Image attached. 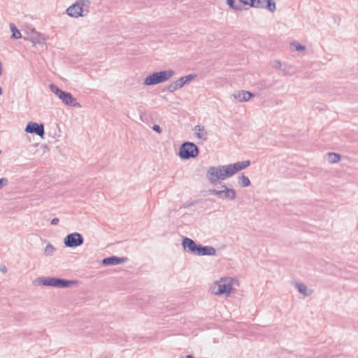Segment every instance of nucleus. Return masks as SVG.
I'll list each match as a JSON object with an SVG mask.
<instances>
[{
    "label": "nucleus",
    "mask_w": 358,
    "mask_h": 358,
    "mask_svg": "<svg viewBox=\"0 0 358 358\" xmlns=\"http://www.w3.org/2000/svg\"><path fill=\"white\" fill-rule=\"evenodd\" d=\"M250 161L238 162L228 165L210 166L206 173V177L212 185H216L221 181L231 177L236 173L249 166Z\"/></svg>",
    "instance_id": "obj_1"
},
{
    "label": "nucleus",
    "mask_w": 358,
    "mask_h": 358,
    "mask_svg": "<svg viewBox=\"0 0 358 358\" xmlns=\"http://www.w3.org/2000/svg\"><path fill=\"white\" fill-rule=\"evenodd\" d=\"M236 280L231 277H222L215 281L210 287L211 292L215 295L229 296L233 290Z\"/></svg>",
    "instance_id": "obj_2"
},
{
    "label": "nucleus",
    "mask_w": 358,
    "mask_h": 358,
    "mask_svg": "<svg viewBox=\"0 0 358 358\" xmlns=\"http://www.w3.org/2000/svg\"><path fill=\"white\" fill-rule=\"evenodd\" d=\"M34 284L36 286L43 285L56 288H67L75 285L76 282L52 277H40L34 280Z\"/></svg>",
    "instance_id": "obj_3"
},
{
    "label": "nucleus",
    "mask_w": 358,
    "mask_h": 358,
    "mask_svg": "<svg viewBox=\"0 0 358 358\" xmlns=\"http://www.w3.org/2000/svg\"><path fill=\"white\" fill-rule=\"evenodd\" d=\"M174 75L175 71L171 69L155 72L144 79L143 84L149 86L164 83L170 80Z\"/></svg>",
    "instance_id": "obj_4"
},
{
    "label": "nucleus",
    "mask_w": 358,
    "mask_h": 358,
    "mask_svg": "<svg viewBox=\"0 0 358 358\" xmlns=\"http://www.w3.org/2000/svg\"><path fill=\"white\" fill-rule=\"evenodd\" d=\"M49 88L50 91L54 93L62 103L69 106H73L80 108V104L76 101V99L69 92H64L59 89L55 84H50Z\"/></svg>",
    "instance_id": "obj_5"
},
{
    "label": "nucleus",
    "mask_w": 358,
    "mask_h": 358,
    "mask_svg": "<svg viewBox=\"0 0 358 358\" xmlns=\"http://www.w3.org/2000/svg\"><path fill=\"white\" fill-rule=\"evenodd\" d=\"M90 4L89 0L78 1L67 8L66 13L73 17L85 16L89 13Z\"/></svg>",
    "instance_id": "obj_6"
},
{
    "label": "nucleus",
    "mask_w": 358,
    "mask_h": 358,
    "mask_svg": "<svg viewBox=\"0 0 358 358\" xmlns=\"http://www.w3.org/2000/svg\"><path fill=\"white\" fill-rule=\"evenodd\" d=\"M199 154L197 146L191 142H185L179 149V155L182 159H188L195 157Z\"/></svg>",
    "instance_id": "obj_7"
},
{
    "label": "nucleus",
    "mask_w": 358,
    "mask_h": 358,
    "mask_svg": "<svg viewBox=\"0 0 358 358\" xmlns=\"http://www.w3.org/2000/svg\"><path fill=\"white\" fill-rule=\"evenodd\" d=\"M222 189H210L208 192L211 195L217 196L222 199L234 200L236 197V192L233 188H229L225 185L221 186Z\"/></svg>",
    "instance_id": "obj_8"
},
{
    "label": "nucleus",
    "mask_w": 358,
    "mask_h": 358,
    "mask_svg": "<svg viewBox=\"0 0 358 358\" xmlns=\"http://www.w3.org/2000/svg\"><path fill=\"white\" fill-rule=\"evenodd\" d=\"M195 74H189L182 76L178 80L171 83L167 87V91L172 93L176 90L182 88L185 84L189 83L196 78Z\"/></svg>",
    "instance_id": "obj_9"
},
{
    "label": "nucleus",
    "mask_w": 358,
    "mask_h": 358,
    "mask_svg": "<svg viewBox=\"0 0 358 358\" xmlns=\"http://www.w3.org/2000/svg\"><path fill=\"white\" fill-rule=\"evenodd\" d=\"M84 242L83 236L78 232L68 234L64 239V245L68 248H76Z\"/></svg>",
    "instance_id": "obj_10"
},
{
    "label": "nucleus",
    "mask_w": 358,
    "mask_h": 358,
    "mask_svg": "<svg viewBox=\"0 0 358 358\" xmlns=\"http://www.w3.org/2000/svg\"><path fill=\"white\" fill-rule=\"evenodd\" d=\"M250 6L257 8H267L271 12L276 9L275 3L273 0H252Z\"/></svg>",
    "instance_id": "obj_11"
},
{
    "label": "nucleus",
    "mask_w": 358,
    "mask_h": 358,
    "mask_svg": "<svg viewBox=\"0 0 358 358\" xmlns=\"http://www.w3.org/2000/svg\"><path fill=\"white\" fill-rule=\"evenodd\" d=\"M25 131L29 134H36L41 137H43L45 134L43 124L34 122H29L27 124Z\"/></svg>",
    "instance_id": "obj_12"
},
{
    "label": "nucleus",
    "mask_w": 358,
    "mask_h": 358,
    "mask_svg": "<svg viewBox=\"0 0 358 358\" xmlns=\"http://www.w3.org/2000/svg\"><path fill=\"white\" fill-rule=\"evenodd\" d=\"M231 96L239 102H245L249 101L255 95L248 91L239 90L235 91Z\"/></svg>",
    "instance_id": "obj_13"
},
{
    "label": "nucleus",
    "mask_w": 358,
    "mask_h": 358,
    "mask_svg": "<svg viewBox=\"0 0 358 358\" xmlns=\"http://www.w3.org/2000/svg\"><path fill=\"white\" fill-rule=\"evenodd\" d=\"M216 252L215 249L211 246H203L198 245L194 255L199 256L203 255H215Z\"/></svg>",
    "instance_id": "obj_14"
},
{
    "label": "nucleus",
    "mask_w": 358,
    "mask_h": 358,
    "mask_svg": "<svg viewBox=\"0 0 358 358\" xmlns=\"http://www.w3.org/2000/svg\"><path fill=\"white\" fill-rule=\"evenodd\" d=\"M182 245L184 249H187L188 252L194 254L197 245L194 241L189 238L185 237L182 238Z\"/></svg>",
    "instance_id": "obj_15"
},
{
    "label": "nucleus",
    "mask_w": 358,
    "mask_h": 358,
    "mask_svg": "<svg viewBox=\"0 0 358 358\" xmlns=\"http://www.w3.org/2000/svg\"><path fill=\"white\" fill-rule=\"evenodd\" d=\"M125 258L118 257L116 256H111L109 257L104 258L102 260V264L105 266L107 265H118L123 264L125 262Z\"/></svg>",
    "instance_id": "obj_16"
},
{
    "label": "nucleus",
    "mask_w": 358,
    "mask_h": 358,
    "mask_svg": "<svg viewBox=\"0 0 358 358\" xmlns=\"http://www.w3.org/2000/svg\"><path fill=\"white\" fill-rule=\"evenodd\" d=\"M28 39L31 41L34 45L36 44H43L45 42L44 36L40 33L32 31L31 34L29 35Z\"/></svg>",
    "instance_id": "obj_17"
},
{
    "label": "nucleus",
    "mask_w": 358,
    "mask_h": 358,
    "mask_svg": "<svg viewBox=\"0 0 358 358\" xmlns=\"http://www.w3.org/2000/svg\"><path fill=\"white\" fill-rule=\"evenodd\" d=\"M193 131L194 132L195 136L198 138L202 139L203 141H206L207 139L208 132L206 131L203 127H201L200 125H196L194 127Z\"/></svg>",
    "instance_id": "obj_18"
},
{
    "label": "nucleus",
    "mask_w": 358,
    "mask_h": 358,
    "mask_svg": "<svg viewBox=\"0 0 358 358\" xmlns=\"http://www.w3.org/2000/svg\"><path fill=\"white\" fill-rule=\"evenodd\" d=\"M295 287L297 289L299 293L302 294L305 296H308L312 294L313 290L308 289L307 286L303 283L296 282L294 284Z\"/></svg>",
    "instance_id": "obj_19"
},
{
    "label": "nucleus",
    "mask_w": 358,
    "mask_h": 358,
    "mask_svg": "<svg viewBox=\"0 0 358 358\" xmlns=\"http://www.w3.org/2000/svg\"><path fill=\"white\" fill-rule=\"evenodd\" d=\"M238 183L242 187H248L251 184L248 177L243 174L238 177Z\"/></svg>",
    "instance_id": "obj_20"
},
{
    "label": "nucleus",
    "mask_w": 358,
    "mask_h": 358,
    "mask_svg": "<svg viewBox=\"0 0 358 358\" xmlns=\"http://www.w3.org/2000/svg\"><path fill=\"white\" fill-rule=\"evenodd\" d=\"M327 159L331 164H334L340 161V155L335 152H329L327 154Z\"/></svg>",
    "instance_id": "obj_21"
},
{
    "label": "nucleus",
    "mask_w": 358,
    "mask_h": 358,
    "mask_svg": "<svg viewBox=\"0 0 358 358\" xmlns=\"http://www.w3.org/2000/svg\"><path fill=\"white\" fill-rule=\"evenodd\" d=\"M10 29L12 32V35L10 36L11 38L18 39L22 37L20 31H19V29L16 27V26L14 24H13V23L10 24Z\"/></svg>",
    "instance_id": "obj_22"
},
{
    "label": "nucleus",
    "mask_w": 358,
    "mask_h": 358,
    "mask_svg": "<svg viewBox=\"0 0 358 358\" xmlns=\"http://www.w3.org/2000/svg\"><path fill=\"white\" fill-rule=\"evenodd\" d=\"M55 252V248L50 243H48L44 250V254L46 256H52Z\"/></svg>",
    "instance_id": "obj_23"
},
{
    "label": "nucleus",
    "mask_w": 358,
    "mask_h": 358,
    "mask_svg": "<svg viewBox=\"0 0 358 358\" xmlns=\"http://www.w3.org/2000/svg\"><path fill=\"white\" fill-rule=\"evenodd\" d=\"M227 5L234 9V10H240L241 9V5L240 3L238 4H236L235 0H227Z\"/></svg>",
    "instance_id": "obj_24"
},
{
    "label": "nucleus",
    "mask_w": 358,
    "mask_h": 358,
    "mask_svg": "<svg viewBox=\"0 0 358 358\" xmlns=\"http://www.w3.org/2000/svg\"><path fill=\"white\" fill-rule=\"evenodd\" d=\"M292 45L295 48L296 51H302L306 49V47L304 45H301L297 41H294L292 43Z\"/></svg>",
    "instance_id": "obj_25"
},
{
    "label": "nucleus",
    "mask_w": 358,
    "mask_h": 358,
    "mask_svg": "<svg viewBox=\"0 0 358 358\" xmlns=\"http://www.w3.org/2000/svg\"><path fill=\"white\" fill-rule=\"evenodd\" d=\"M8 179H7V178H1V179H0V189H1L3 187H4V186H6V185L8 184Z\"/></svg>",
    "instance_id": "obj_26"
},
{
    "label": "nucleus",
    "mask_w": 358,
    "mask_h": 358,
    "mask_svg": "<svg viewBox=\"0 0 358 358\" xmlns=\"http://www.w3.org/2000/svg\"><path fill=\"white\" fill-rule=\"evenodd\" d=\"M273 68L278 69L281 66V62L280 61H274L272 64Z\"/></svg>",
    "instance_id": "obj_27"
},
{
    "label": "nucleus",
    "mask_w": 358,
    "mask_h": 358,
    "mask_svg": "<svg viewBox=\"0 0 358 358\" xmlns=\"http://www.w3.org/2000/svg\"><path fill=\"white\" fill-rule=\"evenodd\" d=\"M152 129L155 131L157 132L158 134H161L162 133V129L160 128V127L159 125L155 124L152 127Z\"/></svg>",
    "instance_id": "obj_28"
},
{
    "label": "nucleus",
    "mask_w": 358,
    "mask_h": 358,
    "mask_svg": "<svg viewBox=\"0 0 358 358\" xmlns=\"http://www.w3.org/2000/svg\"><path fill=\"white\" fill-rule=\"evenodd\" d=\"M239 1V3H243V4H245V5H251V1L252 0H238Z\"/></svg>",
    "instance_id": "obj_29"
},
{
    "label": "nucleus",
    "mask_w": 358,
    "mask_h": 358,
    "mask_svg": "<svg viewBox=\"0 0 358 358\" xmlns=\"http://www.w3.org/2000/svg\"><path fill=\"white\" fill-rule=\"evenodd\" d=\"M59 222V220L57 217H55L51 220V224L56 225L58 224Z\"/></svg>",
    "instance_id": "obj_30"
},
{
    "label": "nucleus",
    "mask_w": 358,
    "mask_h": 358,
    "mask_svg": "<svg viewBox=\"0 0 358 358\" xmlns=\"http://www.w3.org/2000/svg\"><path fill=\"white\" fill-rule=\"evenodd\" d=\"M0 271L2 272V273H6L7 271V268L5 265H1L0 266Z\"/></svg>",
    "instance_id": "obj_31"
},
{
    "label": "nucleus",
    "mask_w": 358,
    "mask_h": 358,
    "mask_svg": "<svg viewBox=\"0 0 358 358\" xmlns=\"http://www.w3.org/2000/svg\"><path fill=\"white\" fill-rule=\"evenodd\" d=\"M213 343H219V340L217 338H213Z\"/></svg>",
    "instance_id": "obj_32"
},
{
    "label": "nucleus",
    "mask_w": 358,
    "mask_h": 358,
    "mask_svg": "<svg viewBox=\"0 0 358 358\" xmlns=\"http://www.w3.org/2000/svg\"><path fill=\"white\" fill-rule=\"evenodd\" d=\"M185 358H194V357L192 355H188Z\"/></svg>",
    "instance_id": "obj_33"
},
{
    "label": "nucleus",
    "mask_w": 358,
    "mask_h": 358,
    "mask_svg": "<svg viewBox=\"0 0 358 358\" xmlns=\"http://www.w3.org/2000/svg\"><path fill=\"white\" fill-rule=\"evenodd\" d=\"M2 94V89L1 87H0V96Z\"/></svg>",
    "instance_id": "obj_34"
}]
</instances>
